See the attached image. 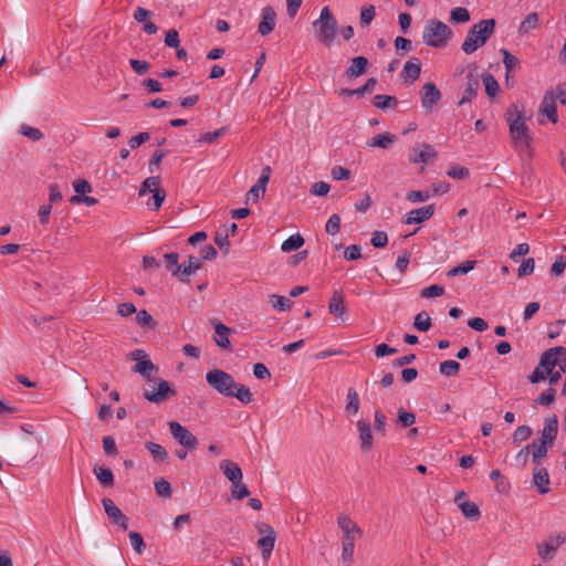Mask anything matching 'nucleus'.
Masks as SVG:
<instances>
[{"instance_id":"27","label":"nucleus","mask_w":566,"mask_h":566,"mask_svg":"<svg viewBox=\"0 0 566 566\" xmlns=\"http://www.w3.org/2000/svg\"><path fill=\"white\" fill-rule=\"evenodd\" d=\"M397 140V137L390 133H384V134H378L376 136H374L373 138H370L366 145L367 147H380V148H384V149H388L390 148L394 143Z\"/></svg>"},{"instance_id":"36","label":"nucleus","mask_w":566,"mask_h":566,"mask_svg":"<svg viewBox=\"0 0 566 566\" xmlns=\"http://www.w3.org/2000/svg\"><path fill=\"white\" fill-rule=\"evenodd\" d=\"M397 104H398L397 98L391 95L379 94V95L374 96V98H373V105L382 111H386L390 106H396Z\"/></svg>"},{"instance_id":"37","label":"nucleus","mask_w":566,"mask_h":566,"mask_svg":"<svg viewBox=\"0 0 566 566\" xmlns=\"http://www.w3.org/2000/svg\"><path fill=\"white\" fill-rule=\"evenodd\" d=\"M232 397H235L242 403H250L253 400V396L250 388L245 385L237 384V387L232 389Z\"/></svg>"},{"instance_id":"52","label":"nucleus","mask_w":566,"mask_h":566,"mask_svg":"<svg viewBox=\"0 0 566 566\" xmlns=\"http://www.w3.org/2000/svg\"><path fill=\"white\" fill-rule=\"evenodd\" d=\"M165 198L166 192L164 189L160 188L159 190L154 191L153 197L147 202V207L156 211L161 207Z\"/></svg>"},{"instance_id":"4","label":"nucleus","mask_w":566,"mask_h":566,"mask_svg":"<svg viewBox=\"0 0 566 566\" xmlns=\"http://www.w3.org/2000/svg\"><path fill=\"white\" fill-rule=\"evenodd\" d=\"M312 25L318 42L329 46L337 35L338 23L328 6L321 10L319 18L313 21Z\"/></svg>"},{"instance_id":"58","label":"nucleus","mask_w":566,"mask_h":566,"mask_svg":"<svg viewBox=\"0 0 566 566\" xmlns=\"http://www.w3.org/2000/svg\"><path fill=\"white\" fill-rule=\"evenodd\" d=\"M340 229V217L336 213L332 214L329 219L326 222L325 231L331 234L335 235L339 232Z\"/></svg>"},{"instance_id":"15","label":"nucleus","mask_w":566,"mask_h":566,"mask_svg":"<svg viewBox=\"0 0 566 566\" xmlns=\"http://www.w3.org/2000/svg\"><path fill=\"white\" fill-rule=\"evenodd\" d=\"M565 541L566 536L564 534H558L555 538L549 537L546 542L537 544V553L544 560L552 559L557 547L564 544Z\"/></svg>"},{"instance_id":"49","label":"nucleus","mask_w":566,"mask_h":566,"mask_svg":"<svg viewBox=\"0 0 566 566\" xmlns=\"http://www.w3.org/2000/svg\"><path fill=\"white\" fill-rule=\"evenodd\" d=\"M397 416V423L402 428L411 427L416 422L415 413L406 411L402 408L398 409Z\"/></svg>"},{"instance_id":"38","label":"nucleus","mask_w":566,"mask_h":566,"mask_svg":"<svg viewBox=\"0 0 566 566\" xmlns=\"http://www.w3.org/2000/svg\"><path fill=\"white\" fill-rule=\"evenodd\" d=\"M450 21L452 23H467L470 21V12L463 7H455L450 11Z\"/></svg>"},{"instance_id":"39","label":"nucleus","mask_w":566,"mask_h":566,"mask_svg":"<svg viewBox=\"0 0 566 566\" xmlns=\"http://www.w3.org/2000/svg\"><path fill=\"white\" fill-rule=\"evenodd\" d=\"M159 186H160V177H158V176L148 177L142 184V187L139 189V196H144L148 192H154L156 190H159L160 189Z\"/></svg>"},{"instance_id":"19","label":"nucleus","mask_w":566,"mask_h":566,"mask_svg":"<svg viewBox=\"0 0 566 566\" xmlns=\"http://www.w3.org/2000/svg\"><path fill=\"white\" fill-rule=\"evenodd\" d=\"M213 329H214V336L213 340L216 344L223 349H230L231 348V342L229 339V335L233 332L232 328L226 326L220 321H212L211 322Z\"/></svg>"},{"instance_id":"26","label":"nucleus","mask_w":566,"mask_h":566,"mask_svg":"<svg viewBox=\"0 0 566 566\" xmlns=\"http://www.w3.org/2000/svg\"><path fill=\"white\" fill-rule=\"evenodd\" d=\"M328 311L333 315L343 317L347 308L344 305V295L339 291H335L328 302Z\"/></svg>"},{"instance_id":"46","label":"nucleus","mask_w":566,"mask_h":566,"mask_svg":"<svg viewBox=\"0 0 566 566\" xmlns=\"http://www.w3.org/2000/svg\"><path fill=\"white\" fill-rule=\"evenodd\" d=\"M532 433H533V430L531 427H528L526 424L520 426L518 428H516V430L513 433V437H512L513 442L515 444L524 442L531 438Z\"/></svg>"},{"instance_id":"8","label":"nucleus","mask_w":566,"mask_h":566,"mask_svg":"<svg viewBox=\"0 0 566 566\" xmlns=\"http://www.w3.org/2000/svg\"><path fill=\"white\" fill-rule=\"evenodd\" d=\"M169 430L174 439L186 449L193 450L198 447L197 437L179 422H169Z\"/></svg>"},{"instance_id":"11","label":"nucleus","mask_w":566,"mask_h":566,"mask_svg":"<svg viewBox=\"0 0 566 566\" xmlns=\"http://www.w3.org/2000/svg\"><path fill=\"white\" fill-rule=\"evenodd\" d=\"M175 395L176 390L171 388L169 382L164 379H159L156 391L145 390L143 394L146 400L154 403H161L167 398Z\"/></svg>"},{"instance_id":"22","label":"nucleus","mask_w":566,"mask_h":566,"mask_svg":"<svg viewBox=\"0 0 566 566\" xmlns=\"http://www.w3.org/2000/svg\"><path fill=\"white\" fill-rule=\"evenodd\" d=\"M434 213V206L428 205L418 209H413L407 213L406 224L422 223L429 220Z\"/></svg>"},{"instance_id":"18","label":"nucleus","mask_w":566,"mask_h":566,"mask_svg":"<svg viewBox=\"0 0 566 566\" xmlns=\"http://www.w3.org/2000/svg\"><path fill=\"white\" fill-rule=\"evenodd\" d=\"M276 25V12L271 6L262 9V19L258 27V32L265 36L269 35Z\"/></svg>"},{"instance_id":"14","label":"nucleus","mask_w":566,"mask_h":566,"mask_svg":"<svg viewBox=\"0 0 566 566\" xmlns=\"http://www.w3.org/2000/svg\"><path fill=\"white\" fill-rule=\"evenodd\" d=\"M201 266L202 263L199 258L189 255L188 260L185 261L180 268H176L175 276L182 283H189L190 275L200 270Z\"/></svg>"},{"instance_id":"40","label":"nucleus","mask_w":566,"mask_h":566,"mask_svg":"<svg viewBox=\"0 0 566 566\" xmlns=\"http://www.w3.org/2000/svg\"><path fill=\"white\" fill-rule=\"evenodd\" d=\"M136 322L140 327L145 329H154L156 327L155 319L146 310H140L137 312Z\"/></svg>"},{"instance_id":"55","label":"nucleus","mask_w":566,"mask_h":566,"mask_svg":"<svg viewBox=\"0 0 566 566\" xmlns=\"http://www.w3.org/2000/svg\"><path fill=\"white\" fill-rule=\"evenodd\" d=\"M164 259L166 263V270L171 272V274L175 276L176 268L181 266L180 264H178L179 254L177 252L166 253L164 255Z\"/></svg>"},{"instance_id":"56","label":"nucleus","mask_w":566,"mask_h":566,"mask_svg":"<svg viewBox=\"0 0 566 566\" xmlns=\"http://www.w3.org/2000/svg\"><path fill=\"white\" fill-rule=\"evenodd\" d=\"M155 490H156V493L163 497H169L172 492L170 483L167 480H165L164 478H161L155 482Z\"/></svg>"},{"instance_id":"32","label":"nucleus","mask_w":566,"mask_h":566,"mask_svg":"<svg viewBox=\"0 0 566 566\" xmlns=\"http://www.w3.org/2000/svg\"><path fill=\"white\" fill-rule=\"evenodd\" d=\"M538 21H539L538 13H536V12L528 13L518 27V34L522 36L528 34V32L531 30L537 28Z\"/></svg>"},{"instance_id":"34","label":"nucleus","mask_w":566,"mask_h":566,"mask_svg":"<svg viewBox=\"0 0 566 566\" xmlns=\"http://www.w3.org/2000/svg\"><path fill=\"white\" fill-rule=\"evenodd\" d=\"M304 239L301 234L296 233L290 235L286 240L283 241L281 249L283 252H293L301 249L304 245Z\"/></svg>"},{"instance_id":"24","label":"nucleus","mask_w":566,"mask_h":566,"mask_svg":"<svg viewBox=\"0 0 566 566\" xmlns=\"http://www.w3.org/2000/svg\"><path fill=\"white\" fill-rule=\"evenodd\" d=\"M220 469L223 474L227 476L231 483L240 482L242 480V470L241 468L231 460H222L220 463Z\"/></svg>"},{"instance_id":"20","label":"nucleus","mask_w":566,"mask_h":566,"mask_svg":"<svg viewBox=\"0 0 566 566\" xmlns=\"http://www.w3.org/2000/svg\"><path fill=\"white\" fill-rule=\"evenodd\" d=\"M557 434L558 419L556 415H552L544 420L543 429L541 431V439L554 446Z\"/></svg>"},{"instance_id":"44","label":"nucleus","mask_w":566,"mask_h":566,"mask_svg":"<svg viewBox=\"0 0 566 566\" xmlns=\"http://www.w3.org/2000/svg\"><path fill=\"white\" fill-rule=\"evenodd\" d=\"M415 328L420 332H428L431 328V318L427 312H420L416 315L413 322Z\"/></svg>"},{"instance_id":"28","label":"nucleus","mask_w":566,"mask_h":566,"mask_svg":"<svg viewBox=\"0 0 566 566\" xmlns=\"http://www.w3.org/2000/svg\"><path fill=\"white\" fill-rule=\"evenodd\" d=\"M359 396L358 392L354 388H348L346 395V406L345 411L348 416H355L359 411Z\"/></svg>"},{"instance_id":"25","label":"nucleus","mask_w":566,"mask_h":566,"mask_svg":"<svg viewBox=\"0 0 566 566\" xmlns=\"http://www.w3.org/2000/svg\"><path fill=\"white\" fill-rule=\"evenodd\" d=\"M421 73V62L418 57H411L405 63V66L400 73L402 78H409L411 83L417 81Z\"/></svg>"},{"instance_id":"6","label":"nucleus","mask_w":566,"mask_h":566,"mask_svg":"<svg viewBox=\"0 0 566 566\" xmlns=\"http://www.w3.org/2000/svg\"><path fill=\"white\" fill-rule=\"evenodd\" d=\"M510 135L515 145H523L528 147L532 142V137L528 133V127L524 120V114L516 111V117H507Z\"/></svg>"},{"instance_id":"33","label":"nucleus","mask_w":566,"mask_h":566,"mask_svg":"<svg viewBox=\"0 0 566 566\" xmlns=\"http://www.w3.org/2000/svg\"><path fill=\"white\" fill-rule=\"evenodd\" d=\"M158 368L155 366L151 360L145 358L144 360L138 361L134 367L133 371L140 374L143 377L151 381L150 374L156 371Z\"/></svg>"},{"instance_id":"54","label":"nucleus","mask_w":566,"mask_h":566,"mask_svg":"<svg viewBox=\"0 0 566 566\" xmlns=\"http://www.w3.org/2000/svg\"><path fill=\"white\" fill-rule=\"evenodd\" d=\"M249 494L250 491L248 490L247 485L242 483V480L240 482L232 483L231 495L233 499L242 500L247 497Z\"/></svg>"},{"instance_id":"5","label":"nucleus","mask_w":566,"mask_h":566,"mask_svg":"<svg viewBox=\"0 0 566 566\" xmlns=\"http://www.w3.org/2000/svg\"><path fill=\"white\" fill-rule=\"evenodd\" d=\"M206 381L213 390L224 397H232V389L237 387L232 375L218 368L211 369L206 374Z\"/></svg>"},{"instance_id":"3","label":"nucleus","mask_w":566,"mask_h":566,"mask_svg":"<svg viewBox=\"0 0 566 566\" xmlns=\"http://www.w3.org/2000/svg\"><path fill=\"white\" fill-rule=\"evenodd\" d=\"M453 35L449 25L438 19H428L422 31V41L434 49H443Z\"/></svg>"},{"instance_id":"57","label":"nucleus","mask_w":566,"mask_h":566,"mask_svg":"<svg viewBox=\"0 0 566 566\" xmlns=\"http://www.w3.org/2000/svg\"><path fill=\"white\" fill-rule=\"evenodd\" d=\"M447 175L453 179L463 180L469 177L470 171L468 168L460 166V165H453L448 171Z\"/></svg>"},{"instance_id":"62","label":"nucleus","mask_w":566,"mask_h":566,"mask_svg":"<svg viewBox=\"0 0 566 566\" xmlns=\"http://www.w3.org/2000/svg\"><path fill=\"white\" fill-rule=\"evenodd\" d=\"M444 293V289L441 285L432 284L426 289H423L420 293V296L423 298L437 297L441 296Z\"/></svg>"},{"instance_id":"13","label":"nucleus","mask_w":566,"mask_h":566,"mask_svg":"<svg viewBox=\"0 0 566 566\" xmlns=\"http://www.w3.org/2000/svg\"><path fill=\"white\" fill-rule=\"evenodd\" d=\"M565 354L566 348L563 346L549 348L542 354L538 365L548 374L558 364L562 355Z\"/></svg>"},{"instance_id":"59","label":"nucleus","mask_w":566,"mask_h":566,"mask_svg":"<svg viewBox=\"0 0 566 566\" xmlns=\"http://www.w3.org/2000/svg\"><path fill=\"white\" fill-rule=\"evenodd\" d=\"M501 52L503 54V63H504L505 69H506L507 72H510V71H512V70H514V69L520 66V61H518V59L515 55L511 54L505 49H502Z\"/></svg>"},{"instance_id":"45","label":"nucleus","mask_w":566,"mask_h":566,"mask_svg":"<svg viewBox=\"0 0 566 566\" xmlns=\"http://www.w3.org/2000/svg\"><path fill=\"white\" fill-rule=\"evenodd\" d=\"M475 261H465L458 266L452 268L448 271L447 275L450 277L458 276V275H464L468 274L470 271H472L475 266Z\"/></svg>"},{"instance_id":"21","label":"nucleus","mask_w":566,"mask_h":566,"mask_svg":"<svg viewBox=\"0 0 566 566\" xmlns=\"http://www.w3.org/2000/svg\"><path fill=\"white\" fill-rule=\"evenodd\" d=\"M465 78L467 84L462 97L458 103L459 106L471 102L476 96L478 90L480 88V82L476 74L469 72Z\"/></svg>"},{"instance_id":"61","label":"nucleus","mask_w":566,"mask_h":566,"mask_svg":"<svg viewBox=\"0 0 566 566\" xmlns=\"http://www.w3.org/2000/svg\"><path fill=\"white\" fill-rule=\"evenodd\" d=\"M370 243L375 248H385L388 243V235L385 231H374Z\"/></svg>"},{"instance_id":"29","label":"nucleus","mask_w":566,"mask_h":566,"mask_svg":"<svg viewBox=\"0 0 566 566\" xmlns=\"http://www.w3.org/2000/svg\"><path fill=\"white\" fill-rule=\"evenodd\" d=\"M530 446L532 449L533 461L535 463H538L539 460L547 454L548 449L553 447V444H549L548 442L542 439L533 440V442Z\"/></svg>"},{"instance_id":"30","label":"nucleus","mask_w":566,"mask_h":566,"mask_svg":"<svg viewBox=\"0 0 566 566\" xmlns=\"http://www.w3.org/2000/svg\"><path fill=\"white\" fill-rule=\"evenodd\" d=\"M93 472L96 475L98 482L104 486H113L114 484V474L112 470L107 467L95 465L93 468Z\"/></svg>"},{"instance_id":"10","label":"nucleus","mask_w":566,"mask_h":566,"mask_svg":"<svg viewBox=\"0 0 566 566\" xmlns=\"http://www.w3.org/2000/svg\"><path fill=\"white\" fill-rule=\"evenodd\" d=\"M438 156V153L434 150L433 146L430 144H420L418 146L412 147L409 154V161L411 164L419 163H430L433 161Z\"/></svg>"},{"instance_id":"17","label":"nucleus","mask_w":566,"mask_h":566,"mask_svg":"<svg viewBox=\"0 0 566 566\" xmlns=\"http://www.w3.org/2000/svg\"><path fill=\"white\" fill-rule=\"evenodd\" d=\"M356 427L359 433L361 451H370L374 447V437L369 421L366 419H359L356 423Z\"/></svg>"},{"instance_id":"53","label":"nucleus","mask_w":566,"mask_h":566,"mask_svg":"<svg viewBox=\"0 0 566 566\" xmlns=\"http://www.w3.org/2000/svg\"><path fill=\"white\" fill-rule=\"evenodd\" d=\"M128 536H129L132 546L135 549V552L137 554H142L146 547L142 534L138 532H135V531H130Z\"/></svg>"},{"instance_id":"64","label":"nucleus","mask_w":566,"mask_h":566,"mask_svg":"<svg viewBox=\"0 0 566 566\" xmlns=\"http://www.w3.org/2000/svg\"><path fill=\"white\" fill-rule=\"evenodd\" d=\"M331 190V186L325 181H317L312 185L310 192L315 196H326Z\"/></svg>"},{"instance_id":"47","label":"nucleus","mask_w":566,"mask_h":566,"mask_svg":"<svg viewBox=\"0 0 566 566\" xmlns=\"http://www.w3.org/2000/svg\"><path fill=\"white\" fill-rule=\"evenodd\" d=\"M482 80H483V83L485 86V93L488 94V96L494 97L500 88L497 81L494 78V76L492 74H489V73L484 74Z\"/></svg>"},{"instance_id":"60","label":"nucleus","mask_w":566,"mask_h":566,"mask_svg":"<svg viewBox=\"0 0 566 566\" xmlns=\"http://www.w3.org/2000/svg\"><path fill=\"white\" fill-rule=\"evenodd\" d=\"M556 391L553 388H548L546 391L542 392L535 399V402L541 406H548L555 401Z\"/></svg>"},{"instance_id":"51","label":"nucleus","mask_w":566,"mask_h":566,"mask_svg":"<svg viewBox=\"0 0 566 566\" xmlns=\"http://www.w3.org/2000/svg\"><path fill=\"white\" fill-rule=\"evenodd\" d=\"M228 130V127L223 126L214 132H211V133H205L202 134L198 142L199 143H206V144H212L214 143L218 138L222 137L226 135Z\"/></svg>"},{"instance_id":"41","label":"nucleus","mask_w":566,"mask_h":566,"mask_svg":"<svg viewBox=\"0 0 566 566\" xmlns=\"http://www.w3.org/2000/svg\"><path fill=\"white\" fill-rule=\"evenodd\" d=\"M460 367L457 360H444L440 364L439 371L446 377H452L459 374Z\"/></svg>"},{"instance_id":"35","label":"nucleus","mask_w":566,"mask_h":566,"mask_svg":"<svg viewBox=\"0 0 566 566\" xmlns=\"http://www.w3.org/2000/svg\"><path fill=\"white\" fill-rule=\"evenodd\" d=\"M458 506L467 518L476 521L481 516V512L474 502L463 501Z\"/></svg>"},{"instance_id":"23","label":"nucleus","mask_w":566,"mask_h":566,"mask_svg":"<svg viewBox=\"0 0 566 566\" xmlns=\"http://www.w3.org/2000/svg\"><path fill=\"white\" fill-rule=\"evenodd\" d=\"M368 66H369V61L367 57L356 56L350 60V64L345 71V76L348 80L358 77L367 72Z\"/></svg>"},{"instance_id":"7","label":"nucleus","mask_w":566,"mask_h":566,"mask_svg":"<svg viewBox=\"0 0 566 566\" xmlns=\"http://www.w3.org/2000/svg\"><path fill=\"white\" fill-rule=\"evenodd\" d=\"M259 534L263 535L258 541V547L261 551L263 559L268 560L273 552L274 544L276 541V533L274 528L265 523L256 525Z\"/></svg>"},{"instance_id":"2","label":"nucleus","mask_w":566,"mask_h":566,"mask_svg":"<svg viewBox=\"0 0 566 566\" xmlns=\"http://www.w3.org/2000/svg\"><path fill=\"white\" fill-rule=\"evenodd\" d=\"M337 525L343 532L342 559L350 566L354 558L355 541L357 538H361L364 532L348 515L344 513L337 516Z\"/></svg>"},{"instance_id":"43","label":"nucleus","mask_w":566,"mask_h":566,"mask_svg":"<svg viewBox=\"0 0 566 566\" xmlns=\"http://www.w3.org/2000/svg\"><path fill=\"white\" fill-rule=\"evenodd\" d=\"M376 8L373 4L365 6L360 9L359 23L361 27H368L375 19Z\"/></svg>"},{"instance_id":"12","label":"nucleus","mask_w":566,"mask_h":566,"mask_svg":"<svg viewBox=\"0 0 566 566\" xmlns=\"http://www.w3.org/2000/svg\"><path fill=\"white\" fill-rule=\"evenodd\" d=\"M441 98L442 94L434 83H426L422 86L421 105L428 112H431Z\"/></svg>"},{"instance_id":"50","label":"nucleus","mask_w":566,"mask_h":566,"mask_svg":"<svg viewBox=\"0 0 566 566\" xmlns=\"http://www.w3.org/2000/svg\"><path fill=\"white\" fill-rule=\"evenodd\" d=\"M270 303L275 310L279 311H286L292 306V302L287 297L276 294L270 295Z\"/></svg>"},{"instance_id":"63","label":"nucleus","mask_w":566,"mask_h":566,"mask_svg":"<svg viewBox=\"0 0 566 566\" xmlns=\"http://www.w3.org/2000/svg\"><path fill=\"white\" fill-rule=\"evenodd\" d=\"M566 268V258L558 255L551 266V273L555 276H559L564 273Z\"/></svg>"},{"instance_id":"31","label":"nucleus","mask_w":566,"mask_h":566,"mask_svg":"<svg viewBox=\"0 0 566 566\" xmlns=\"http://www.w3.org/2000/svg\"><path fill=\"white\" fill-rule=\"evenodd\" d=\"M533 482L537 486L541 494L548 492L547 485L549 484V474L545 468H541L534 472Z\"/></svg>"},{"instance_id":"9","label":"nucleus","mask_w":566,"mask_h":566,"mask_svg":"<svg viewBox=\"0 0 566 566\" xmlns=\"http://www.w3.org/2000/svg\"><path fill=\"white\" fill-rule=\"evenodd\" d=\"M102 504L111 522L117 525L120 530L126 531L128 527V517L122 512L115 502L109 497H104L102 500Z\"/></svg>"},{"instance_id":"42","label":"nucleus","mask_w":566,"mask_h":566,"mask_svg":"<svg viewBox=\"0 0 566 566\" xmlns=\"http://www.w3.org/2000/svg\"><path fill=\"white\" fill-rule=\"evenodd\" d=\"M146 448L155 460L164 462L168 459V452L163 446L155 442H147Z\"/></svg>"},{"instance_id":"48","label":"nucleus","mask_w":566,"mask_h":566,"mask_svg":"<svg viewBox=\"0 0 566 566\" xmlns=\"http://www.w3.org/2000/svg\"><path fill=\"white\" fill-rule=\"evenodd\" d=\"M19 132L21 135L34 142L41 140L44 137L43 133L39 128L29 126L28 124H22Z\"/></svg>"},{"instance_id":"1","label":"nucleus","mask_w":566,"mask_h":566,"mask_svg":"<svg viewBox=\"0 0 566 566\" xmlns=\"http://www.w3.org/2000/svg\"><path fill=\"white\" fill-rule=\"evenodd\" d=\"M496 22L494 19H484L474 23L468 31L461 45L465 54H472L482 48L495 32Z\"/></svg>"},{"instance_id":"16","label":"nucleus","mask_w":566,"mask_h":566,"mask_svg":"<svg viewBox=\"0 0 566 566\" xmlns=\"http://www.w3.org/2000/svg\"><path fill=\"white\" fill-rule=\"evenodd\" d=\"M538 113L545 115L553 124L558 122L557 106L553 91H547L544 94Z\"/></svg>"}]
</instances>
